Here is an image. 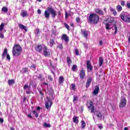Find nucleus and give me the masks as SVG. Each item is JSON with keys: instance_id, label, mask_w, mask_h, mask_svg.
Masks as SVG:
<instances>
[{"instance_id": "53", "label": "nucleus", "mask_w": 130, "mask_h": 130, "mask_svg": "<svg viewBox=\"0 0 130 130\" xmlns=\"http://www.w3.org/2000/svg\"><path fill=\"white\" fill-rule=\"evenodd\" d=\"M38 14H39V15L41 14V10L40 9L38 10Z\"/></svg>"}, {"instance_id": "22", "label": "nucleus", "mask_w": 130, "mask_h": 130, "mask_svg": "<svg viewBox=\"0 0 130 130\" xmlns=\"http://www.w3.org/2000/svg\"><path fill=\"white\" fill-rule=\"evenodd\" d=\"M67 63L68 64L69 67H71V63H72V59H71V57H67Z\"/></svg>"}, {"instance_id": "40", "label": "nucleus", "mask_w": 130, "mask_h": 130, "mask_svg": "<svg viewBox=\"0 0 130 130\" xmlns=\"http://www.w3.org/2000/svg\"><path fill=\"white\" fill-rule=\"evenodd\" d=\"M114 29H115L114 34H116L117 33V27L115 24H114Z\"/></svg>"}, {"instance_id": "64", "label": "nucleus", "mask_w": 130, "mask_h": 130, "mask_svg": "<svg viewBox=\"0 0 130 130\" xmlns=\"http://www.w3.org/2000/svg\"><path fill=\"white\" fill-rule=\"evenodd\" d=\"M10 129H11V130H15V128H14L11 127H10Z\"/></svg>"}, {"instance_id": "26", "label": "nucleus", "mask_w": 130, "mask_h": 130, "mask_svg": "<svg viewBox=\"0 0 130 130\" xmlns=\"http://www.w3.org/2000/svg\"><path fill=\"white\" fill-rule=\"evenodd\" d=\"M73 120L74 123H79V119H78V117H74L73 118Z\"/></svg>"}, {"instance_id": "34", "label": "nucleus", "mask_w": 130, "mask_h": 130, "mask_svg": "<svg viewBox=\"0 0 130 130\" xmlns=\"http://www.w3.org/2000/svg\"><path fill=\"white\" fill-rule=\"evenodd\" d=\"M5 28V24L4 23H1L0 25V31H3Z\"/></svg>"}, {"instance_id": "33", "label": "nucleus", "mask_w": 130, "mask_h": 130, "mask_svg": "<svg viewBox=\"0 0 130 130\" xmlns=\"http://www.w3.org/2000/svg\"><path fill=\"white\" fill-rule=\"evenodd\" d=\"M2 12H4L6 14H7V13H8V8H7L6 7H4L2 8Z\"/></svg>"}, {"instance_id": "61", "label": "nucleus", "mask_w": 130, "mask_h": 130, "mask_svg": "<svg viewBox=\"0 0 130 130\" xmlns=\"http://www.w3.org/2000/svg\"><path fill=\"white\" fill-rule=\"evenodd\" d=\"M60 15H61V12L60 11H58V16H60Z\"/></svg>"}, {"instance_id": "62", "label": "nucleus", "mask_w": 130, "mask_h": 130, "mask_svg": "<svg viewBox=\"0 0 130 130\" xmlns=\"http://www.w3.org/2000/svg\"><path fill=\"white\" fill-rule=\"evenodd\" d=\"M128 56H129V57H130V50L128 51Z\"/></svg>"}, {"instance_id": "11", "label": "nucleus", "mask_w": 130, "mask_h": 130, "mask_svg": "<svg viewBox=\"0 0 130 130\" xmlns=\"http://www.w3.org/2000/svg\"><path fill=\"white\" fill-rule=\"evenodd\" d=\"M99 119V120H101L102 119V114L100 111H95V114Z\"/></svg>"}, {"instance_id": "2", "label": "nucleus", "mask_w": 130, "mask_h": 130, "mask_svg": "<svg viewBox=\"0 0 130 130\" xmlns=\"http://www.w3.org/2000/svg\"><path fill=\"white\" fill-rule=\"evenodd\" d=\"M88 22L91 24H98L99 22V16L95 13L90 14L88 17Z\"/></svg>"}, {"instance_id": "31", "label": "nucleus", "mask_w": 130, "mask_h": 130, "mask_svg": "<svg viewBox=\"0 0 130 130\" xmlns=\"http://www.w3.org/2000/svg\"><path fill=\"white\" fill-rule=\"evenodd\" d=\"M86 127V123L85 122L84 120L81 121V128H85Z\"/></svg>"}, {"instance_id": "12", "label": "nucleus", "mask_w": 130, "mask_h": 130, "mask_svg": "<svg viewBox=\"0 0 130 130\" xmlns=\"http://www.w3.org/2000/svg\"><path fill=\"white\" fill-rule=\"evenodd\" d=\"M86 66L87 70H89L90 72L92 71V70H93V67L91 65V62L89 60L87 61Z\"/></svg>"}, {"instance_id": "13", "label": "nucleus", "mask_w": 130, "mask_h": 130, "mask_svg": "<svg viewBox=\"0 0 130 130\" xmlns=\"http://www.w3.org/2000/svg\"><path fill=\"white\" fill-rule=\"evenodd\" d=\"M61 39L62 40H64L65 42H69V41H70V40L69 39V37H68V35L66 34H63L62 35Z\"/></svg>"}, {"instance_id": "19", "label": "nucleus", "mask_w": 130, "mask_h": 130, "mask_svg": "<svg viewBox=\"0 0 130 130\" xmlns=\"http://www.w3.org/2000/svg\"><path fill=\"white\" fill-rule=\"evenodd\" d=\"M95 13L96 14H99L100 15H104L103 11L99 8H97L95 10Z\"/></svg>"}, {"instance_id": "55", "label": "nucleus", "mask_w": 130, "mask_h": 130, "mask_svg": "<svg viewBox=\"0 0 130 130\" xmlns=\"http://www.w3.org/2000/svg\"><path fill=\"white\" fill-rule=\"evenodd\" d=\"M0 122L3 123L4 122V119L0 118Z\"/></svg>"}, {"instance_id": "25", "label": "nucleus", "mask_w": 130, "mask_h": 130, "mask_svg": "<svg viewBox=\"0 0 130 130\" xmlns=\"http://www.w3.org/2000/svg\"><path fill=\"white\" fill-rule=\"evenodd\" d=\"M64 81V78H63V76H61L59 78L58 82L59 84H62Z\"/></svg>"}, {"instance_id": "1", "label": "nucleus", "mask_w": 130, "mask_h": 130, "mask_svg": "<svg viewBox=\"0 0 130 130\" xmlns=\"http://www.w3.org/2000/svg\"><path fill=\"white\" fill-rule=\"evenodd\" d=\"M51 15L52 18H55L56 17V10H54L51 6H49L47 8V10L45 11L44 16L46 19H48Z\"/></svg>"}, {"instance_id": "42", "label": "nucleus", "mask_w": 130, "mask_h": 130, "mask_svg": "<svg viewBox=\"0 0 130 130\" xmlns=\"http://www.w3.org/2000/svg\"><path fill=\"white\" fill-rule=\"evenodd\" d=\"M64 27H66V28H67V29H68V30H70V26H69V25H68V24L64 23Z\"/></svg>"}, {"instance_id": "21", "label": "nucleus", "mask_w": 130, "mask_h": 130, "mask_svg": "<svg viewBox=\"0 0 130 130\" xmlns=\"http://www.w3.org/2000/svg\"><path fill=\"white\" fill-rule=\"evenodd\" d=\"M8 53V49L7 48H5L4 49V52H3V53L2 54V57L3 58H4V57H6V56L7 55Z\"/></svg>"}, {"instance_id": "38", "label": "nucleus", "mask_w": 130, "mask_h": 130, "mask_svg": "<svg viewBox=\"0 0 130 130\" xmlns=\"http://www.w3.org/2000/svg\"><path fill=\"white\" fill-rule=\"evenodd\" d=\"M44 126L45 127H50L51 125L50 124L47 123H44Z\"/></svg>"}, {"instance_id": "57", "label": "nucleus", "mask_w": 130, "mask_h": 130, "mask_svg": "<svg viewBox=\"0 0 130 130\" xmlns=\"http://www.w3.org/2000/svg\"><path fill=\"white\" fill-rule=\"evenodd\" d=\"M42 78V75L41 74H40L39 77H38V79H40Z\"/></svg>"}, {"instance_id": "23", "label": "nucleus", "mask_w": 130, "mask_h": 130, "mask_svg": "<svg viewBox=\"0 0 130 130\" xmlns=\"http://www.w3.org/2000/svg\"><path fill=\"white\" fill-rule=\"evenodd\" d=\"M8 83L9 86L14 85L15 84V79L9 80L8 81Z\"/></svg>"}, {"instance_id": "48", "label": "nucleus", "mask_w": 130, "mask_h": 130, "mask_svg": "<svg viewBox=\"0 0 130 130\" xmlns=\"http://www.w3.org/2000/svg\"><path fill=\"white\" fill-rule=\"evenodd\" d=\"M83 45H84L85 48H88V44H87L85 43H83Z\"/></svg>"}, {"instance_id": "30", "label": "nucleus", "mask_w": 130, "mask_h": 130, "mask_svg": "<svg viewBox=\"0 0 130 130\" xmlns=\"http://www.w3.org/2000/svg\"><path fill=\"white\" fill-rule=\"evenodd\" d=\"M27 72H28V68H23L21 71L22 74H25V73H27Z\"/></svg>"}, {"instance_id": "16", "label": "nucleus", "mask_w": 130, "mask_h": 130, "mask_svg": "<svg viewBox=\"0 0 130 130\" xmlns=\"http://www.w3.org/2000/svg\"><path fill=\"white\" fill-rule=\"evenodd\" d=\"M92 83V78L89 77L86 81V88H89V86Z\"/></svg>"}, {"instance_id": "50", "label": "nucleus", "mask_w": 130, "mask_h": 130, "mask_svg": "<svg viewBox=\"0 0 130 130\" xmlns=\"http://www.w3.org/2000/svg\"><path fill=\"white\" fill-rule=\"evenodd\" d=\"M126 7L128 8V9H130V3H126Z\"/></svg>"}, {"instance_id": "43", "label": "nucleus", "mask_w": 130, "mask_h": 130, "mask_svg": "<svg viewBox=\"0 0 130 130\" xmlns=\"http://www.w3.org/2000/svg\"><path fill=\"white\" fill-rule=\"evenodd\" d=\"M75 52L76 55H79V49H75Z\"/></svg>"}, {"instance_id": "15", "label": "nucleus", "mask_w": 130, "mask_h": 130, "mask_svg": "<svg viewBox=\"0 0 130 130\" xmlns=\"http://www.w3.org/2000/svg\"><path fill=\"white\" fill-rule=\"evenodd\" d=\"M81 34H83L85 38L88 37V31L86 30V29H81Z\"/></svg>"}, {"instance_id": "51", "label": "nucleus", "mask_w": 130, "mask_h": 130, "mask_svg": "<svg viewBox=\"0 0 130 130\" xmlns=\"http://www.w3.org/2000/svg\"><path fill=\"white\" fill-rule=\"evenodd\" d=\"M48 79H49V80H50V81H52V77H51V76L49 75Z\"/></svg>"}, {"instance_id": "49", "label": "nucleus", "mask_w": 130, "mask_h": 130, "mask_svg": "<svg viewBox=\"0 0 130 130\" xmlns=\"http://www.w3.org/2000/svg\"><path fill=\"white\" fill-rule=\"evenodd\" d=\"M7 58L8 60H11V57H10V55L9 54L7 55Z\"/></svg>"}, {"instance_id": "47", "label": "nucleus", "mask_w": 130, "mask_h": 130, "mask_svg": "<svg viewBox=\"0 0 130 130\" xmlns=\"http://www.w3.org/2000/svg\"><path fill=\"white\" fill-rule=\"evenodd\" d=\"M0 38H2V39H3V38H5V36H4V35L0 32Z\"/></svg>"}, {"instance_id": "32", "label": "nucleus", "mask_w": 130, "mask_h": 130, "mask_svg": "<svg viewBox=\"0 0 130 130\" xmlns=\"http://www.w3.org/2000/svg\"><path fill=\"white\" fill-rule=\"evenodd\" d=\"M110 26H111V24L110 23H106V29L107 30H110V29H111V28L110 27Z\"/></svg>"}, {"instance_id": "20", "label": "nucleus", "mask_w": 130, "mask_h": 130, "mask_svg": "<svg viewBox=\"0 0 130 130\" xmlns=\"http://www.w3.org/2000/svg\"><path fill=\"white\" fill-rule=\"evenodd\" d=\"M21 16H22L23 18H25V17H27L28 16V13H27V11H22V12L21 14Z\"/></svg>"}, {"instance_id": "10", "label": "nucleus", "mask_w": 130, "mask_h": 130, "mask_svg": "<svg viewBox=\"0 0 130 130\" xmlns=\"http://www.w3.org/2000/svg\"><path fill=\"white\" fill-rule=\"evenodd\" d=\"M79 77H80V80H84V78L86 77V74L85 73V71H84L83 69H82L80 71Z\"/></svg>"}, {"instance_id": "54", "label": "nucleus", "mask_w": 130, "mask_h": 130, "mask_svg": "<svg viewBox=\"0 0 130 130\" xmlns=\"http://www.w3.org/2000/svg\"><path fill=\"white\" fill-rule=\"evenodd\" d=\"M110 11H111V12H114V11H115V9L111 8H110Z\"/></svg>"}, {"instance_id": "46", "label": "nucleus", "mask_w": 130, "mask_h": 130, "mask_svg": "<svg viewBox=\"0 0 130 130\" xmlns=\"http://www.w3.org/2000/svg\"><path fill=\"white\" fill-rule=\"evenodd\" d=\"M32 113L35 114L36 117H38V114L36 113V111H33Z\"/></svg>"}, {"instance_id": "37", "label": "nucleus", "mask_w": 130, "mask_h": 130, "mask_svg": "<svg viewBox=\"0 0 130 130\" xmlns=\"http://www.w3.org/2000/svg\"><path fill=\"white\" fill-rule=\"evenodd\" d=\"M30 69H32V71H35V70H36V66L34 64H32L30 66Z\"/></svg>"}, {"instance_id": "27", "label": "nucleus", "mask_w": 130, "mask_h": 130, "mask_svg": "<svg viewBox=\"0 0 130 130\" xmlns=\"http://www.w3.org/2000/svg\"><path fill=\"white\" fill-rule=\"evenodd\" d=\"M116 9H117V12H120L122 11V7L120 5L117 6Z\"/></svg>"}, {"instance_id": "5", "label": "nucleus", "mask_w": 130, "mask_h": 130, "mask_svg": "<svg viewBox=\"0 0 130 130\" xmlns=\"http://www.w3.org/2000/svg\"><path fill=\"white\" fill-rule=\"evenodd\" d=\"M23 89L27 94H31V83L29 84V86L28 84H25Z\"/></svg>"}, {"instance_id": "9", "label": "nucleus", "mask_w": 130, "mask_h": 130, "mask_svg": "<svg viewBox=\"0 0 130 130\" xmlns=\"http://www.w3.org/2000/svg\"><path fill=\"white\" fill-rule=\"evenodd\" d=\"M89 110L90 111L91 113H94L95 114V107H94V105H93V102H89V107H88Z\"/></svg>"}, {"instance_id": "45", "label": "nucleus", "mask_w": 130, "mask_h": 130, "mask_svg": "<svg viewBox=\"0 0 130 130\" xmlns=\"http://www.w3.org/2000/svg\"><path fill=\"white\" fill-rule=\"evenodd\" d=\"M76 22L77 23H80V22H81V18H80V17H77L76 18Z\"/></svg>"}, {"instance_id": "41", "label": "nucleus", "mask_w": 130, "mask_h": 130, "mask_svg": "<svg viewBox=\"0 0 130 130\" xmlns=\"http://www.w3.org/2000/svg\"><path fill=\"white\" fill-rule=\"evenodd\" d=\"M71 87H72V90H73L74 91L76 90V85L75 84H71Z\"/></svg>"}, {"instance_id": "24", "label": "nucleus", "mask_w": 130, "mask_h": 130, "mask_svg": "<svg viewBox=\"0 0 130 130\" xmlns=\"http://www.w3.org/2000/svg\"><path fill=\"white\" fill-rule=\"evenodd\" d=\"M99 66L100 67H101L102 64H103V61H104V59L102 57H100L99 58Z\"/></svg>"}, {"instance_id": "58", "label": "nucleus", "mask_w": 130, "mask_h": 130, "mask_svg": "<svg viewBox=\"0 0 130 130\" xmlns=\"http://www.w3.org/2000/svg\"><path fill=\"white\" fill-rule=\"evenodd\" d=\"M99 128H100V129H102V128H103V126L102 125L99 126Z\"/></svg>"}, {"instance_id": "7", "label": "nucleus", "mask_w": 130, "mask_h": 130, "mask_svg": "<svg viewBox=\"0 0 130 130\" xmlns=\"http://www.w3.org/2000/svg\"><path fill=\"white\" fill-rule=\"evenodd\" d=\"M126 105V99L125 98H122L120 100V103L119 105V107L123 108Z\"/></svg>"}, {"instance_id": "56", "label": "nucleus", "mask_w": 130, "mask_h": 130, "mask_svg": "<svg viewBox=\"0 0 130 130\" xmlns=\"http://www.w3.org/2000/svg\"><path fill=\"white\" fill-rule=\"evenodd\" d=\"M113 14L114 16H115L116 14H117V12H116V11L115 10L114 12H113Z\"/></svg>"}, {"instance_id": "63", "label": "nucleus", "mask_w": 130, "mask_h": 130, "mask_svg": "<svg viewBox=\"0 0 130 130\" xmlns=\"http://www.w3.org/2000/svg\"><path fill=\"white\" fill-rule=\"evenodd\" d=\"M37 109V110H40V109H41L40 107H38Z\"/></svg>"}, {"instance_id": "35", "label": "nucleus", "mask_w": 130, "mask_h": 130, "mask_svg": "<svg viewBox=\"0 0 130 130\" xmlns=\"http://www.w3.org/2000/svg\"><path fill=\"white\" fill-rule=\"evenodd\" d=\"M73 98V102H76V101H78V99H79V97L77 95H74Z\"/></svg>"}, {"instance_id": "52", "label": "nucleus", "mask_w": 130, "mask_h": 130, "mask_svg": "<svg viewBox=\"0 0 130 130\" xmlns=\"http://www.w3.org/2000/svg\"><path fill=\"white\" fill-rule=\"evenodd\" d=\"M39 93L40 94V95H42V96H43V93H42V90H39Z\"/></svg>"}, {"instance_id": "4", "label": "nucleus", "mask_w": 130, "mask_h": 130, "mask_svg": "<svg viewBox=\"0 0 130 130\" xmlns=\"http://www.w3.org/2000/svg\"><path fill=\"white\" fill-rule=\"evenodd\" d=\"M121 19L126 23H130V15L126 12H123L120 14Z\"/></svg>"}, {"instance_id": "18", "label": "nucleus", "mask_w": 130, "mask_h": 130, "mask_svg": "<svg viewBox=\"0 0 130 130\" xmlns=\"http://www.w3.org/2000/svg\"><path fill=\"white\" fill-rule=\"evenodd\" d=\"M99 93V86H96L94 90L93 91V94L94 95H97Z\"/></svg>"}, {"instance_id": "60", "label": "nucleus", "mask_w": 130, "mask_h": 130, "mask_svg": "<svg viewBox=\"0 0 130 130\" xmlns=\"http://www.w3.org/2000/svg\"><path fill=\"white\" fill-rule=\"evenodd\" d=\"M28 117H29V118H32V116L31 115V114H28L27 115Z\"/></svg>"}, {"instance_id": "17", "label": "nucleus", "mask_w": 130, "mask_h": 130, "mask_svg": "<svg viewBox=\"0 0 130 130\" xmlns=\"http://www.w3.org/2000/svg\"><path fill=\"white\" fill-rule=\"evenodd\" d=\"M19 27L20 29H21V30H25V32H27V31H28V29H27V27L22 24H19Z\"/></svg>"}, {"instance_id": "6", "label": "nucleus", "mask_w": 130, "mask_h": 130, "mask_svg": "<svg viewBox=\"0 0 130 130\" xmlns=\"http://www.w3.org/2000/svg\"><path fill=\"white\" fill-rule=\"evenodd\" d=\"M43 54L45 56H49L50 55V51L48 48L45 46L43 48Z\"/></svg>"}, {"instance_id": "14", "label": "nucleus", "mask_w": 130, "mask_h": 130, "mask_svg": "<svg viewBox=\"0 0 130 130\" xmlns=\"http://www.w3.org/2000/svg\"><path fill=\"white\" fill-rule=\"evenodd\" d=\"M35 49L38 52H42V45H37L35 47Z\"/></svg>"}, {"instance_id": "36", "label": "nucleus", "mask_w": 130, "mask_h": 130, "mask_svg": "<svg viewBox=\"0 0 130 130\" xmlns=\"http://www.w3.org/2000/svg\"><path fill=\"white\" fill-rule=\"evenodd\" d=\"M39 29L37 28L35 29V34H36V36H38V35H39Z\"/></svg>"}, {"instance_id": "59", "label": "nucleus", "mask_w": 130, "mask_h": 130, "mask_svg": "<svg viewBox=\"0 0 130 130\" xmlns=\"http://www.w3.org/2000/svg\"><path fill=\"white\" fill-rule=\"evenodd\" d=\"M100 45H103V42H102V41H100Z\"/></svg>"}, {"instance_id": "8", "label": "nucleus", "mask_w": 130, "mask_h": 130, "mask_svg": "<svg viewBox=\"0 0 130 130\" xmlns=\"http://www.w3.org/2000/svg\"><path fill=\"white\" fill-rule=\"evenodd\" d=\"M48 101L46 102L45 107L47 109H48L49 107H51V105H52V101L50 100V99L47 98Z\"/></svg>"}, {"instance_id": "29", "label": "nucleus", "mask_w": 130, "mask_h": 130, "mask_svg": "<svg viewBox=\"0 0 130 130\" xmlns=\"http://www.w3.org/2000/svg\"><path fill=\"white\" fill-rule=\"evenodd\" d=\"M54 39H51L50 41V47H52L53 46V45H54Z\"/></svg>"}, {"instance_id": "44", "label": "nucleus", "mask_w": 130, "mask_h": 130, "mask_svg": "<svg viewBox=\"0 0 130 130\" xmlns=\"http://www.w3.org/2000/svg\"><path fill=\"white\" fill-rule=\"evenodd\" d=\"M120 3H121V5L122 7H124V6H125V2H124V1H121Z\"/></svg>"}, {"instance_id": "39", "label": "nucleus", "mask_w": 130, "mask_h": 130, "mask_svg": "<svg viewBox=\"0 0 130 130\" xmlns=\"http://www.w3.org/2000/svg\"><path fill=\"white\" fill-rule=\"evenodd\" d=\"M57 48H59V49H62V48H63V46L62 45V44H60L58 45V46H57Z\"/></svg>"}, {"instance_id": "28", "label": "nucleus", "mask_w": 130, "mask_h": 130, "mask_svg": "<svg viewBox=\"0 0 130 130\" xmlns=\"http://www.w3.org/2000/svg\"><path fill=\"white\" fill-rule=\"evenodd\" d=\"M72 70L73 72H77L78 70V67L77 65H73L72 68Z\"/></svg>"}, {"instance_id": "3", "label": "nucleus", "mask_w": 130, "mask_h": 130, "mask_svg": "<svg viewBox=\"0 0 130 130\" xmlns=\"http://www.w3.org/2000/svg\"><path fill=\"white\" fill-rule=\"evenodd\" d=\"M22 52V47L20 45H15L13 48L12 53L13 56H19Z\"/></svg>"}]
</instances>
